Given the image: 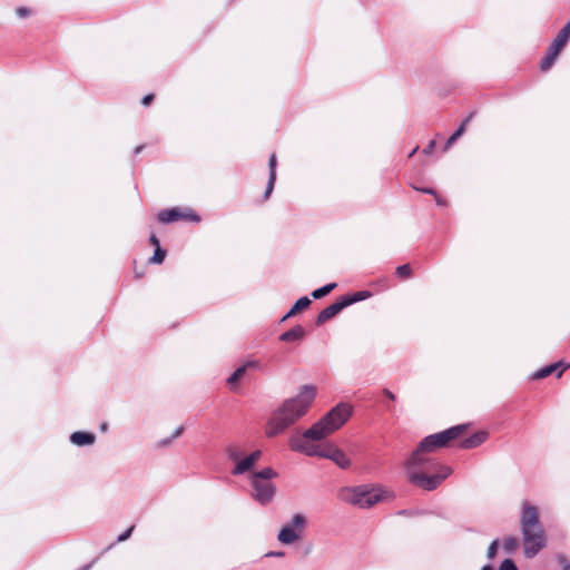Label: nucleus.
Wrapping results in <instances>:
<instances>
[{"label":"nucleus","mask_w":570,"mask_h":570,"mask_svg":"<svg viewBox=\"0 0 570 570\" xmlns=\"http://www.w3.org/2000/svg\"><path fill=\"white\" fill-rule=\"evenodd\" d=\"M429 453L419 445L404 464L407 481L425 491L435 490L452 474L450 466L432 460Z\"/></svg>","instance_id":"f257e3e1"},{"label":"nucleus","mask_w":570,"mask_h":570,"mask_svg":"<svg viewBox=\"0 0 570 570\" xmlns=\"http://www.w3.org/2000/svg\"><path fill=\"white\" fill-rule=\"evenodd\" d=\"M315 395V386L304 385L298 390L297 394L286 399L268 420L265 430L266 436L274 438L283 433L287 428L303 417L311 407Z\"/></svg>","instance_id":"f03ea898"},{"label":"nucleus","mask_w":570,"mask_h":570,"mask_svg":"<svg viewBox=\"0 0 570 570\" xmlns=\"http://www.w3.org/2000/svg\"><path fill=\"white\" fill-rule=\"evenodd\" d=\"M352 405L340 403L302 434H293L289 439H304L302 442L322 441L342 428L352 416Z\"/></svg>","instance_id":"7ed1b4c3"},{"label":"nucleus","mask_w":570,"mask_h":570,"mask_svg":"<svg viewBox=\"0 0 570 570\" xmlns=\"http://www.w3.org/2000/svg\"><path fill=\"white\" fill-rule=\"evenodd\" d=\"M303 439H289L292 451L307 456L325 458L333 461L341 469H348L352 464L347 454L332 443L318 444L317 442H302Z\"/></svg>","instance_id":"20e7f679"},{"label":"nucleus","mask_w":570,"mask_h":570,"mask_svg":"<svg viewBox=\"0 0 570 570\" xmlns=\"http://www.w3.org/2000/svg\"><path fill=\"white\" fill-rule=\"evenodd\" d=\"M393 493L379 484H362L345 490L344 499L353 505L370 509L379 503L390 501Z\"/></svg>","instance_id":"39448f33"},{"label":"nucleus","mask_w":570,"mask_h":570,"mask_svg":"<svg viewBox=\"0 0 570 570\" xmlns=\"http://www.w3.org/2000/svg\"><path fill=\"white\" fill-rule=\"evenodd\" d=\"M275 478H277V472L269 466L249 474L250 497L254 501L261 505H267L273 502L277 491L276 485L273 483Z\"/></svg>","instance_id":"423d86ee"},{"label":"nucleus","mask_w":570,"mask_h":570,"mask_svg":"<svg viewBox=\"0 0 570 570\" xmlns=\"http://www.w3.org/2000/svg\"><path fill=\"white\" fill-rule=\"evenodd\" d=\"M307 524V519L302 513H294L291 519L284 523L277 534V540L282 544H293L302 540Z\"/></svg>","instance_id":"0eeeda50"},{"label":"nucleus","mask_w":570,"mask_h":570,"mask_svg":"<svg viewBox=\"0 0 570 570\" xmlns=\"http://www.w3.org/2000/svg\"><path fill=\"white\" fill-rule=\"evenodd\" d=\"M525 558H534L547 544L543 527L520 529Z\"/></svg>","instance_id":"6e6552de"},{"label":"nucleus","mask_w":570,"mask_h":570,"mask_svg":"<svg viewBox=\"0 0 570 570\" xmlns=\"http://www.w3.org/2000/svg\"><path fill=\"white\" fill-rule=\"evenodd\" d=\"M466 429L465 424H460L456 426H452L445 431L440 433H435L426 436L419 444L421 450H426L428 452H434L438 449L445 446L451 440L458 438L464 430Z\"/></svg>","instance_id":"1a4fd4ad"},{"label":"nucleus","mask_w":570,"mask_h":570,"mask_svg":"<svg viewBox=\"0 0 570 570\" xmlns=\"http://www.w3.org/2000/svg\"><path fill=\"white\" fill-rule=\"evenodd\" d=\"M570 38V21L559 31L552 43L550 45L546 57L541 60L540 68L542 71L549 70L559 53L562 51Z\"/></svg>","instance_id":"9d476101"},{"label":"nucleus","mask_w":570,"mask_h":570,"mask_svg":"<svg viewBox=\"0 0 570 570\" xmlns=\"http://www.w3.org/2000/svg\"><path fill=\"white\" fill-rule=\"evenodd\" d=\"M263 363L257 358H247L244 363L238 366L227 379V384L232 390H235L239 382L245 377L248 372L252 371H263Z\"/></svg>","instance_id":"9b49d317"},{"label":"nucleus","mask_w":570,"mask_h":570,"mask_svg":"<svg viewBox=\"0 0 570 570\" xmlns=\"http://www.w3.org/2000/svg\"><path fill=\"white\" fill-rule=\"evenodd\" d=\"M542 527L539 508L530 501H522L520 507V529Z\"/></svg>","instance_id":"f8f14e48"},{"label":"nucleus","mask_w":570,"mask_h":570,"mask_svg":"<svg viewBox=\"0 0 570 570\" xmlns=\"http://www.w3.org/2000/svg\"><path fill=\"white\" fill-rule=\"evenodd\" d=\"M158 219L161 223H173L179 219H185L189 222L198 223L200 222V217L194 213L191 209L188 208H170V209H164L158 214Z\"/></svg>","instance_id":"ddd939ff"},{"label":"nucleus","mask_w":570,"mask_h":570,"mask_svg":"<svg viewBox=\"0 0 570 570\" xmlns=\"http://www.w3.org/2000/svg\"><path fill=\"white\" fill-rule=\"evenodd\" d=\"M261 458H262L261 450H256V451L252 452L250 454L240 458L239 461L236 462V464H234L232 474L240 475V474L252 471V469L261 460Z\"/></svg>","instance_id":"4468645a"},{"label":"nucleus","mask_w":570,"mask_h":570,"mask_svg":"<svg viewBox=\"0 0 570 570\" xmlns=\"http://www.w3.org/2000/svg\"><path fill=\"white\" fill-rule=\"evenodd\" d=\"M343 308H345V304L343 299H338L337 302L331 304L326 308H324L317 316V324H323L338 314Z\"/></svg>","instance_id":"2eb2a0df"},{"label":"nucleus","mask_w":570,"mask_h":570,"mask_svg":"<svg viewBox=\"0 0 570 570\" xmlns=\"http://www.w3.org/2000/svg\"><path fill=\"white\" fill-rule=\"evenodd\" d=\"M70 442L77 446H89L96 442V435L91 432L77 431L70 434Z\"/></svg>","instance_id":"dca6fc26"},{"label":"nucleus","mask_w":570,"mask_h":570,"mask_svg":"<svg viewBox=\"0 0 570 570\" xmlns=\"http://www.w3.org/2000/svg\"><path fill=\"white\" fill-rule=\"evenodd\" d=\"M488 436H489V434L487 431H479V432L472 434L471 436L464 439L463 441H461L460 448H462V449L476 448V446L481 445L488 439Z\"/></svg>","instance_id":"f3484780"},{"label":"nucleus","mask_w":570,"mask_h":570,"mask_svg":"<svg viewBox=\"0 0 570 570\" xmlns=\"http://www.w3.org/2000/svg\"><path fill=\"white\" fill-rule=\"evenodd\" d=\"M304 335H305L304 328L301 325H297V326H294L293 328H291L289 331L283 333L279 336V340L284 341V342L299 341L304 337Z\"/></svg>","instance_id":"a211bd4d"},{"label":"nucleus","mask_w":570,"mask_h":570,"mask_svg":"<svg viewBox=\"0 0 570 570\" xmlns=\"http://www.w3.org/2000/svg\"><path fill=\"white\" fill-rule=\"evenodd\" d=\"M311 305V299L307 296H303L296 301V303L292 306L288 313L283 317V320L289 318L296 315L298 312L307 308Z\"/></svg>","instance_id":"6ab92c4d"},{"label":"nucleus","mask_w":570,"mask_h":570,"mask_svg":"<svg viewBox=\"0 0 570 570\" xmlns=\"http://www.w3.org/2000/svg\"><path fill=\"white\" fill-rule=\"evenodd\" d=\"M372 296L371 292L368 291H360L352 295L343 296V303L345 304V307H347L351 304L367 299Z\"/></svg>","instance_id":"aec40b11"},{"label":"nucleus","mask_w":570,"mask_h":570,"mask_svg":"<svg viewBox=\"0 0 570 570\" xmlns=\"http://www.w3.org/2000/svg\"><path fill=\"white\" fill-rule=\"evenodd\" d=\"M472 114L470 116L466 117V119L460 125V127L449 137L446 144H445V147L444 149L446 150L459 137H461L463 135V132L465 131V127L466 125L469 124V121L471 120L472 118Z\"/></svg>","instance_id":"412c9836"},{"label":"nucleus","mask_w":570,"mask_h":570,"mask_svg":"<svg viewBox=\"0 0 570 570\" xmlns=\"http://www.w3.org/2000/svg\"><path fill=\"white\" fill-rule=\"evenodd\" d=\"M519 546L520 540L514 535L507 537L502 540V548L507 553L515 552Z\"/></svg>","instance_id":"4be33fe9"},{"label":"nucleus","mask_w":570,"mask_h":570,"mask_svg":"<svg viewBox=\"0 0 570 570\" xmlns=\"http://www.w3.org/2000/svg\"><path fill=\"white\" fill-rule=\"evenodd\" d=\"M335 287H336L335 283H330L323 287H320V288L313 291L312 297L315 299H320V298L326 296L327 294H330Z\"/></svg>","instance_id":"5701e85b"},{"label":"nucleus","mask_w":570,"mask_h":570,"mask_svg":"<svg viewBox=\"0 0 570 570\" xmlns=\"http://www.w3.org/2000/svg\"><path fill=\"white\" fill-rule=\"evenodd\" d=\"M226 454L234 464H236V462H238L239 459L243 458L240 450L236 445H228L226 448Z\"/></svg>","instance_id":"b1692460"},{"label":"nucleus","mask_w":570,"mask_h":570,"mask_svg":"<svg viewBox=\"0 0 570 570\" xmlns=\"http://www.w3.org/2000/svg\"><path fill=\"white\" fill-rule=\"evenodd\" d=\"M561 364H550L534 373V379H543L552 374Z\"/></svg>","instance_id":"393cba45"},{"label":"nucleus","mask_w":570,"mask_h":570,"mask_svg":"<svg viewBox=\"0 0 570 570\" xmlns=\"http://www.w3.org/2000/svg\"><path fill=\"white\" fill-rule=\"evenodd\" d=\"M166 257V252L161 248H155L154 255L149 258V262L153 264H160L164 262Z\"/></svg>","instance_id":"a878e982"},{"label":"nucleus","mask_w":570,"mask_h":570,"mask_svg":"<svg viewBox=\"0 0 570 570\" xmlns=\"http://www.w3.org/2000/svg\"><path fill=\"white\" fill-rule=\"evenodd\" d=\"M268 166H269V176H272L273 179H276L277 158H276L275 154H272L269 156Z\"/></svg>","instance_id":"bb28decb"},{"label":"nucleus","mask_w":570,"mask_h":570,"mask_svg":"<svg viewBox=\"0 0 570 570\" xmlns=\"http://www.w3.org/2000/svg\"><path fill=\"white\" fill-rule=\"evenodd\" d=\"M396 274L400 277L406 278L411 275V267L407 264L401 265L396 268Z\"/></svg>","instance_id":"cd10ccee"},{"label":"nucleus","mask_w":570,"mask_h":570,"mask_svg":"<svg viewBox=\"0 0 570 570\" xmlns=\"http://www.w3.org/2000/svg\"><path fill=\"white\" fill-rule=\"evenodd\" d=\"M32 13L31 9L30 8H27V7H19L17 10H16V14L18 16V18L20 19H26L28 17H30Z\"/></svg>","instance_id":"c85d7f7f"},{"label":"nucleus","mask_w":570,"mask_h":570,"mask_svg":"<svg viewBox=\"0 0 570 570\" xmlns=\"http://www.w3.org/2000/svg\"><path fill=\"white\" fill-rule=\"evenodd\" d=\"M499 541L494 540L491 542V544L488 548L487 556L489 559H493L495 557V553L498 551Z\"/></svg>","instance_id":"c756f323"},{"label":"nucleus","mask_w":570,"mask_h":570,"mask_svg":"<svg viewBox=\"0 0 570 570\" xmlns=\"http://www.w3.org/2000/svg\"><path fill=\"white\" fill-rule=\"evenodd\" d=\"M499 570H518V568L511 559H505L500 564Z\"/></svg>","instance_id":"7c9ffc66"},{"label":"nucleus","mask_w":570,"mask_h":570,"mask_svg":"<svg viewBox=\"0 0 570 570\" xmlns=\"http://www.w3.org/2000/svg\"><path fill=\"white\" fill-rule=\"evenodd\" d=\"M275 180L276 179H273L272 176H269L268 184H267V187H266V190H265V195H264L265 199H267L269 197V195L272 194Z\"/></svg>","instance_id":"2f4dec72"},{"label":"nucleus","mask_w":570,"mask_h":570,"mask_svg":"<svg viewBox=\"0 0 570 570\" xmlns=\"http://www.w3.org/2000/svg\"><path fill=\"white\" fill-rule=\"evenodd\" d=\"M134 530V525H131L129 529H127L124 533H121L119 537H118V541L119 542H122L125 540H127L130 535H131V532Z\"/></svg>","instance_id":"473e14b6"},{"label":"nucleus","mask_w":570,"mask_h":570,"mask_svg":"<svg viewBox=\"0 0 570 570\" xmlns=\"http://www.w3.org/2000/svg\"><path fill=\"white\" fill-rule=\"evenodd\" d=\"M183 432H184V428H183V426H178V428H176V429H175V431H174V433H173V435H171V438H170V440H169V441H166L165 443L167 444V443H169L171 440H175V439L179 438V436L183 434Z\"/></svg>","instance_id":"72a5a7b5"},{"label":"nucleus","mask_w":570,"mask_h":570,"mask_svg":"<svg viewBox=\"0 0 570 570\" xmlns=\"http://www.w3.org/2000/svg\"><path fill=\"white\" fill-rule=\"evenodd\" d=\"M434 147H435V141L434 140L430 141V144L423 149V154H425V155L432 154Z\"/></svg>","instance_id":"f704fd0d"},{"label":"nucleus","mask_w":570,"mask_h":570,"mask_svg":"<svg viewBox=\"0 0 570 570\" xmlns=\"http://www.w3.org/2000/svg\"><path fill=\"white\" fill-rule=\"evenodd\" d=\"M266 557L282 558V557H284V552H282V551H271V552L266 553Z\"/></svg>","instance_id":"c9c22d12"},{"label":"nucleus","mask_w":570,"mask_h":570,"mask_svg":"<svg viewBox=\"0 0 570 570\" xmlns=\"http://www.w3.org/2000/svg\"><path fill=\"white\" fill-rule=\"evenodd\" d=\"M149 240H150L151 245L155 246V248L160 247L159 239L155 235H151Z\"/></svg>","instance_id":"e433bc0d"},{"label":"nucleus","mask_w":570,"mask_h":570,"mask_svg":"<svg viewBox=\"0 0 570 570\" xmlns=\"http://www.w3.org/2000/svg\"><path fill=\"white\" fill-rule=\"evenodd\" d=\"M153 99H154L153 95H147V96L144 97L141 102H142L144 106H147V105H149Z\"/></svg>","instance_id":"4c0bfd02"},{"label":"nucleus","mask_w":570,"mask_h":570,"mask_svg":"<svg viewBox=\"0 0 570 570\" xmlns=\"http://www.w3.org/2000/svg\"><path fill=\"white\" fill-rule=\"evenodd\" d=\"M384 395L386 397H389L390 400L394 401L395 400V395L390 391V390H384L383 391Z\"/></svg>","instance_id":"58836bf2"},{"label":"nucleus","mask_w":570,"mask_h":570,"mask_svg":"<svg viewBox=\"0 0 570 570\" xmlns=\"http://www.w3.org/2000/svg\"><path fill=\"white\" fill-rule=\"evenodd\" d=\"M420 190L425 194L435 195V191L431 188H422Z\"/></svg>","instance_id":"ea45409f"},{"label":"nucleus","mask_w":570,"mask_h":570,"mask_svg":"<svg viewBox=\"0 0 570 570\" xmlns=\"http://www.w3.org/2000/svg\"><path fill=\"white\" fill-rule=\"evenodd\" d=\"M481 570H494L491 566H484Z\"/></svg>","instance_id":"a19ab883"},{"label":"nucleus","mask_w":570,"mask_h":570,"mask_svg":"<svg viewBox=\"0 0 570 570\" xmlns=\"http://www.w3.org/2000/svg\"><path fill=\"white\" fill-rule=\"evenodd\" d=\"M416 150H417V147H415V148L412 150V153L410 154V157H412V156L416 153Z\"/></svg>","instance_id":"79ce46f5"},{"label":"nucleus","mask_w":570,"mask_h":570,"mask_svg":"<svg viewBox=\"0 0 570 570\" xmlns=\"http://www.w3.org/2000/svg\"><path fill=\"white\" fill-rule=\"evenodd\" d=\"M568 366H564L559 373H558V376H561L562 372L567 368Z\"/></svg>","instance_id":"37998d69"},{"label":"nucleus","mask_w":570,"mask_h":570,"mask_svg":"<svg viewBox=\"0 0 570 570\" xmlns=\"http://www.w3.org/2000/svg\"><path fill=\"white\" fill-rule=\"evenodd\" d=\"M436 203H438L439 205H442V204H443V202H442L440 198H436Z\"/></svg>","instance_id":"c03bdc74"}]
</instances>
